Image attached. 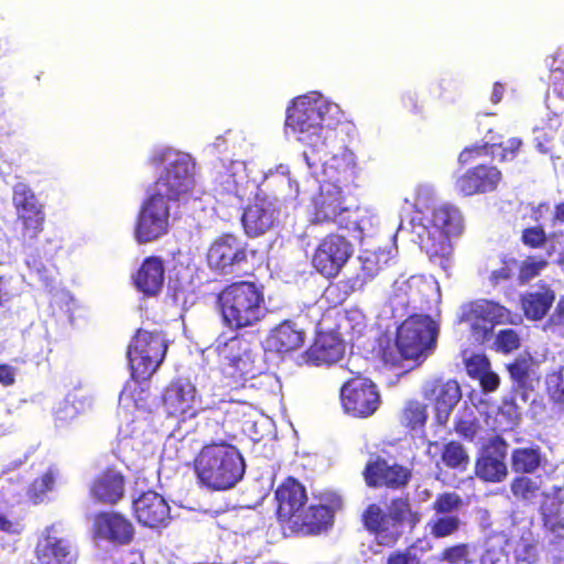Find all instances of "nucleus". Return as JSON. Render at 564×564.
<instances>
[{
  "label": "nucleus",
  "instance_id": "nucleus-1",
  "mask_svg": "<svg viewBox=\"0 0 564 564\" xmlns=\"http://www.w3.org/2000/svg\"><path fill=\"white\" fill-rule=\"evenodd\" d=\"M231 440L232 436L223 425L206 422L200 440L195 433H186L177 441V458L188 459L200 446L193 460L198 484L212 491L231 489L242 479L246 470L245 459Z\"/></svg>",
  "mask_w": 564,
  "mask_h": 564
},
{
  "label": "nucleus",
  "instance_id": "nucleus-2",
  "mask_svg": "<svg viewBox=\"0 0 564 564\" xmlns=\"http://www.w3.org/2000/svg\"><path fill=\"white\" fill-rule=\"evenodd\" d=\"M332 106L321 97L301 96L288 108L285 126L297 134V140L307 149L303 156L310 167L324 161L329 151L323 137L327 122L326 115Z\"/></svg>",
  "mask_w": 564,
  "mask_h": 564
},
{
  "label": "nucleus",
  "instance_id": "nucleus-3",
  "mask_svg": "<svg viewBox=\"0 0 564 564\" xmlns=\"http://www.w3.org/2000/svg\"><path fill=\"white\" fill-rule=\"evenodd\" d=\"M360 520L378 545L393 547L400 541L403 528L414 530L422 516L414 509L410 496L402 495L392 497L386 510L378 502L367 505Z\"/></svg>",
  "mask_w": 564,
  "mask_h": 564
},
{
  "label": "nucleus",
  "instance_id": "nucleus-4",
  "mask_svg": "<svg viewBox=\"0 0 564 564\" xmlns=\"http://www.w3.org/2000/svg\"><path fill=\"white\" fill-rule=\"evenodd\" d=\"M224 324L235 330L252 327L267 313L264 289L253 281H235L224 286L216 299Z\"/></svg>",
  "mask_w": 564,
  "mask_h": 564
},
{
  "label": "nucleus",
  "instance_id": "nucleus-5",
  "mask_svg": "<svg viewBox=\"0 0 564 564\" xmlns=\"http://www.w3.org/2000/svg\"><path fill=\"white\" fill-rule=\"evenodd\" d=\"M463 227V216L457 207L449 204L435 206L425 217L424 230L420 234L421 248L431 261L446 268L453 252L451 237L460 235Z\"/></svg>",
  "mask_w": 564,
  "mask_h": 564
},
{
  "label": "nucleus",
  "instance_id": "nucleus-6",
  "mask_svg": "<svg viewBox=\"0 0 564 564\" xmlns=\"http://www.w3.org/2000/svg\"><path fill=\"white\" fill-rule=\"evenodd\" d=\"M149 162L155 167L166 163L164 171L153 184L152 193L169 202L178 200L192 193L195 186V164L188 155L166 148L154 151Z\"/></svg>",
  "mask_w": 564,
  "mask_h": 564
},
{
  "label": "nucleus",
  "instance_id": "nucleus-7",
  "mask_svg": "<svg viewBox=\"0 0 564 564\" xmlns=\"http://www.w3.org/2000/svg\"><path fill=\"white\" fill-rule=\"evenodd\" d=\"M167 348L162 332L139 328L127 349L131 378L135 382L151 379L163 364Z\"/></svg>",
  "mask_w": 564,
  "mask_h": 564
},
{
  "label": "nucleus",
  "instance_id": "nucleus-8",
  "mask_svg": "<svg viewBox=\"0 0 564 564\" xmlns=\"http://www.w3.org/2000/svg\"><path fill=\"white\" fill-rule=\"evenodd\" d=\"M215 351L227 387L243 388L249 379L261 375V369L251 358L247 349V341L242 336L235 335L227 339L218 337L215 343Z\"/></svg>",
  "mask_w": 564,
  "mask_h": 564
},
{
  "label": "nucleus",
  "instance_id": "nucleus-9",
  "mask_svg": "<svg viewBox=\"0 0 564 564\" xmlns=\"http://www.w3.org/2000/svg\"><path fill=\"white\" fill-rule=\"evenodd\" d=\"M437 326L429 315L412 314L397 328L395 344L408 360L426 357L435 347Z\"/></svg>",
  "mask_w": 564,
  "mask_h": 564
},
{
  "label": "nucleus",
  "instance_id": "nucleus-10",
  "mask_svg": "<svg viewBox=\"0 0 564 564\" xmlns=\"http://www.w3.org/2000/svg\"><path fill=\"white\" fill-rule=\"evenodd\" d=\"M355 251L345 236L330 232L323 237L314 249L312 265L322 276L330 280L339 275Z\"/></svg>",
  "mask_w": 564,
  "mask_h": 564
},
{
  "label": "nucleus",
  "instance_id": "nucleus-11",
  "mask_svg": "<svg viewBox=\"0 0 564 564\" xmlns=\"http://www.w3.org/2000/svg\"><path fill=\"white\" fill-rule=\"evenodd\" d=\"M341 507L343 500L338 495L322 497L319 502L303 507L289 528L303 536L318 535L334 525L335 513Z\"/></svg>",
  "mask_w": 564,
  "mask_h": 564
},
{
  "label": "nucleus",
  "instance_id": "nucleus-12",
  "mask_svg": "<svg viewBox=\"0 0 564 564\" xmlns=\"http://www.w3.org/2000/svg\"><path fill=\"white\" fill-rule=\"evenodd\" d=\"M169 219V200L151 193L142 203L137 217L133 235L138 243H149L166 235Z\"/></svg>",
  "mask_w": 564,
  "mask_h": 564
},
{
  "label": "nucleus",
  "instance_id": "nucleus-13",
  "mask_svg": "<svg viewBox=\"0 0 564 564\" xmlns=\"http://www.w3.org/2000/svg\"><path fill=\"white\" fill-rule=\"evenodd\" d=\"M364 481L368 488L403 490L412 479V470L397 462L389 463L388 459L370 454L361 471Z\"/></svg>",
  "mask_w": 564,
  "mask_h": 564
},
{
  "label": "nucleus",
  "instance_id": "nucleus-14",
  "mask_svg": "<svg viewBox=\"0 0 564 564\" xmlns=\"http://www.w3.org/2000/svg\"><path fill=\"white\" fill-rule=\"evenodd\" d=\"M340 402L346 413L355 417H369L380 405L377 386L360 375L347 380L340 388Z\"/></svg>",
  "mask_w": 564,
  "mask_h": 564
},
{
  "label": "nucleus",
  "instance_id": "nucleus-15",
  "mask_svg": "<svg viewBox=\"0 0 564 564\" xmlns=\"http://www.w3.org/2000/svg\"><path fill=\"white\" fill-rule=\"evenodd\" d=\"M459 318L469 323L473 333L485 339L496 325L511 322V312L498 302L478 299L462 306Z\"/></svg>",
  "mask_w": 564,
  "mask_h": 564
},
{
  "label": "nucleus",
  "instance_id": "nucleus-16",
  "mask_svg": "<svg viewBox=\"0 0 564 564\" xmlns=\"http://www.w3.org/2000/svg\"><path fill=\"white\" fill-rule=\"evenodd\" d=\"M508 443L501 435H494L482 444L475 460V476L485 482H501L508 476L506 458Z\"/></svg>",
  "mask_w": 564,
  "mask_h": 564
},
{
  "label": "nucleus",
  "instance_id": "nucleus-17",
  "mask_svg": "<svg viewBox=\"0 0 564 564\" xmlns=\"http://www.w3.org/2000/svg\"><path fill=\"white\" fill-rule=\"evenodd\" d=\"M247 243L231 234L219 236L209 247L207 259L210 267L231 274L248 262Z\"/></svg>",
  "mask_w": 564,
  "mask_h": 564
},
{
  "label": "nucleus",
  "instance_id": "nucleus-18",
  "mask_svg": "<svg viewBox=\"0 0 564 564\" xmlns=\"http://www.w3.org/2000/svg\"><path fill=\"white\" fill-rule=\"evenodd\" d=\"M91 530L95 539L115 546L130 544L135 535L132 521L126 514L115 510L97 512L93 519Z\"/></svg>",
  "mask_w": 564,
  "mask_h": 564
},
{
  "label": "nucleus",
  "instance_id": "nucleus-19",
  "mask_svg": "<svg viewBox=\"0 0 564 564\" xmlns=\"http://www.w3.org/2000/svg\"><path fill=\"white\" fill-rule=\"evenodd\" d=\"M196 392V387L188 379L175 378L163 389L161 406L167 416L178 420L194 417L197 414Z\"/></svg>",
  "mask_w": 564,
  "mask_h": 564
},
{
  "label": "nucleus",
  "instance_id": "nucleus-20",
  "mask_svg": "<svg viewBox=\"0 0 564 564\" xmlns=\"http://www.w3.org/2000/svg\"><path fill=\"white\" fill-rule=\"evenodd\" d=\"M423 397L432 404L437 424L444 426L462 399V389L455 379L437 378L424 386Z\"/></svg>",
  "mask_w": 564,
  "mask_h": 564
},
{
  "label": "nucleus",
  "instance_id": "nucleus-21",
  "mask_svg": "<svg viewBox=\"0 0 564 564\" xmlns=\"http://www.w3.org/2000/svg\"><path fill=\"white\" fill-rule=\"evenodd\" d=\"M34 552L40 564H77L78 561L77 549L58 535L54 525L45 528Z\"/></svg>",
  "mask_w": 564,
  "mask_h": 564
},
{
  "label": "nucleus",
  "instance_id": "nucleus-22",
  "mask_svg": "<svg viewBox=\"0 0 564 564\" xmlns=\"http://www.w3.org/2000/svg\"><path fill=\"white\" fill-rule=\"evenodd\" d=\"M274 499L276 502V518L279 522L285 523L288 527L308 502L305 486L292 476L284 478L276 487Z\"/></svg>",
  "mask_w": 564,
  "mask_h": 564
},
{
  "label": "nucleus",
  "instance_id": "nucleus-23",
  "mask_svg": "<svg viewBox=\"0 0 564 564\" xmlns=\"http://www.w3.org/2000/svg\"><path fill=\"white\" fill-rule=\"evenodd\" d=\"M280 207L268 197H259L250 203L241 217L245 232L249 237H259L271 230L279 223Z\"/></svg>",
  "mask_w": 564,
  "mask_h": 564
},
{
  "label": "nucleus",
  "instance_id": "nucleus-24",
  "mask_svg": "<svg viewBox=\"0 0 564 564\" xmlns=\"http://www.w3.org/2000/svg\"><path fill=\"white\" fill-rule=\"evenodd\" d=\"M502 178V172L497 166L478 164L466 170L456 180L455 187L464 196L487 194L497 191Z\"/></svg>",
  "mask_w": 564,
  "mask_h": 564
},
{
  "label": "nucleus",
  "instance_id": "nucleus-25",
  "mask_svg": "<svg viewBox=\"0 0 564 564\" xmlns=\"http://www.w3.org/2000/svg\"><path fill=\"white\" fill-rule=\"evenodd\" d=\"M134 518L142 527L159 529L171 520V509L163 496L154 490L142 492L132 502Z\"/></svg>",
  "mask_w": 564,
  "mask_h": 564
},
{
  "label": "nucleus",
  "instance_id": "nucleus-26",
  "mask_svg": "<svg viewBox=\"0 0 564 564\" xmlns=\"http://www.w3.org/2000/svg\"><path fill=\"white\" fill-rule=\"evenodd\" d=\"M126 477L115 466H108L95 476L89 496L100 505L116 506L124 497Z\"/></svg>",
  "mask_w": 564,
  "mask_h": 564
},
{
  "label": "nucleus",
  "instance_id": "nucleus-27",
  "mask_svg": "<svg viewBox=\"0 0 564 564\" xmlns=\"http://www.w3.org/2000/svg\"><path fill=\"white\" fill-rule=\"evenodd\" d=\"M344 355V343L334 332H318L311 346L301 355L307 366L330 365Z\"/></svg>",
  "mask_w": 564,
  "mask_h": 564
},
{
  "label": "nucleus",
  "instance_id": "nucleus-28",
  "mask_svg": "<svg viewBox=\"0 0 564 564\" xmlns=\"http://www.w3.org/2000/svg\"><path fill=\"white\" fill-rule=\"evenodd\" d=\"M135 289L147 297L161 293L165 280V268L160 257H147L132 276Z\"/></svg>",
  "mask_w": 564,
  "mask_h": 564
},
{
  "label": "nucleus",
  "instance_id": "nucleus-29",
  "mask_svg": "<svg viewBox=\"0 0 564 564\" xmlns=\"http://www.w3.org/2000/svg\"><path fill=\"white\" fill-rule=\"evenodd\" d=\"M343 206L344 195L340 187L332 183L322 184L313 199V223H330Z\"/></svg>",
  "mask_w": 564,
  "mask_h": 564
},
{
  "label": "nucleus",
  "instance_id": "nucleus-30",
  "mask_svg": "<svg viewBox=\"0 0 564 564\" xmlns=\"http://www.w3.org/2000/svg\"><path fill=\"white\" fill-rule=\"evenodd\" d=\"M330 223L335 224L338 229L347 230L352 237L362 242L369 236L375 227L373 217L367 209L343 206L340 212L336 214V218Z\"/></svg>",
  "mask_w": 564,
  "mask_h": 564
},
{
  "label": "nucleus",
  "instance_id": "nucleus-31",
  "mask_svg": "<svg viewBox=\"0 0 564 564\" xmlns=\"http://www.w3.org/2000/svg\"><path fill=\"white\" fill-rule=\"evenodd\" d=\"M305 332L291 321H283L268 336L269 348L279 354H289L303 347Z\"/></svg>",
  "mask_w": 564,
  "mask_h": 564
},
{
  "label": "nucleus",
  "instance_id": "nucleus-32",
  "mask_svg": "<svg viewBox=\"0 0 564 564\" xmlns=\"http://www.w3.org/2000/svg\"><path fill=\"white\" fill-rule=\"evenodd\" d=\"M554 301L555 292L550 286H544L542 291L523 294L521 306L528 319L541 321L547 314Z\"/></svg>",
  "mask_w": 564,
  "mask_h": 564
},
{
  "label": "nucleus",
  "instance_id": "nucleus-33",
  "mask_svg": "<svg viewBox=\"0 0 564 564\" xmlns=\"http://www.w3.org/2000/svg\"><path fill=\"white\" fill-rule=\"evenodd\" d=\"M532 359L519 356L506 366L512 381V391L520 392L524 398L528 391L533 390Z\"/></svg>",
  "mask_w": 564,
  "mask_h": 564
},
{
  "label": "nucleus",
  "instance_id": "nucleus-34",
  "mask_svg": "<svg viewBox=\"0 0 564 564\" xmlns=\"http://www.w3.org/2000/svg\"><path fill=\"white\" fill-rule=\"evenodd\" d=\"M542 465L539 446L518 447L511 453V468L517 474H534Z\"/></svg>",
  "mask_w": 564,
  "mask_h": 564
},
{
  "label": "nucleus",
  "instance_id": "nucleus-35",
  "mask_svg": "<svg viewBox=\"0 0 564 564\" xmlns=\"http://www.w3.org/2000/svg\"><path fill=\"white\" fill-rule=\"evenodd\" d=\"M366 265L361 267L362 273H355L351 275H345L341 280L336 283H330L327 288V292L337 293V302L343 303L351 294L364 289L367 281L373 278L375 273L366 272Z\"/></svg>",
  "mask_w": 564,
  "mask_h": 564
},
{
  "label": "nucleus",
  "instance_id": "nucleus-36",
  "mask_svg": "<svg viewBox=\"0 0 564 564\" xmlns=\"http://www.w3.org/2000/svg\"><path fill=\"white\" fill-rule=\"evenodd\" d=\"M441 462L449 469L465 471L470 464V456L460 442L452 440L443 444Z\"/></svg>",
  "mask_w": 564,
  "mask_h": 564
},
{
  "label": "nucleus",
  "instance_id": "nucleus-37",
  "mask_svg": "<svg viewBox=\"0 0 564 564\" xmlns=\"http://www.w3.org/2000/svg\"><path fill=\"white\" fill-rule=\"evenodd\" d=\"M429 414L426 405L419 400L406 401L400 414L401 425L411 431L423 429Z\"/></svg>",
  "mask_w": 564,
  "mask_h": 564
},
{
  "label": "nucleus",
  "instance_id": "nucleus-38",
  "mask_svg": "<svg viewBox=\"0 0 564 564\" xmlns=\"http://www.w3.org/2000/svg\"><path fill=\"white\" fill-rule=\"evenodd\" d=\"M56 476V470L50 467L39 477L34 478L26 490L29 500L34 505L42 503L45 500L46 495L53 490Z\"/></svg>",
  "mask_w": 564,
  "mask_h": 564
},
{
  "label": "nucleus",
  "instance_id": "nucleus-39",
  "mask_svg": "<svg viewBox=\"0 0 564 564\" xmlns=\"http://www.w3.org/2000/svg\"><path fill=\"white\" fill-rule=\"evenodd\" d=\"M45 218H17V239L23 247H32L44 230Z\"/></svg>",
  "mask_w": 564,
  "mask_h": 564
},
{
  "label": "nucleus",
  "instance_id": "nucleus-40",
  "mask_svg": "<svg viewBox=\"0 0 564 564\" xmlns=\"http://www.w3.org/2000/svg\"><path fill=\"white\" fill-rule=\"evenodd\" d=\"M510 490L519 500L533 501L539 496L540 485L532 478L521 475L512 479Z\"/></svg>",
  "mask_w": 564,
  "mask_h": 564
},
{
  "label": "nucleus",
  "instance_id": "nucleus-41",
  "mask_svg": "<svg viewBox=\"0 0 564 564\" xmlns=\"http://www.w3.org/2000/svg\"><path fill=\"white\" fill-rule=\"evenodd\" d=\"M546 394L554 406L564 411V368H560L547 376Z\"/></svg>",
  "mask_w": 564,
  "mask_h": 564
},
{
  "label": "nucleus",
  "instance_id": "nucleus-42",
  "mask_svg": "<svg viewBox=\"0 0 564 564\" xmlns=\"http://www.w3.org/2000/svg\"><path fill=\"white\" fill-rule=\"evenodd\" d=\"M460 519L457 516H443L429 522L430 533L435 539H444L456 533L460 528Z\"/></svg>",
  "mask_w": 564,
  "mask_h": 564
},
{
  "label": "nucleus",
  "instance_id": "nucleus-43",
  "mask_svg": "<svg viewBox=\"0 0 564 564\" xmlns=\"http://www.w3.org/2000/svg\"><path fill=\"white\" fill-rule=\"evenodd\" d=\"M12 203L15 214L42 205L37 200L34 192L23 183H19L13 187Z\"/></svg>",
  "mask_w": 564,
  "mask_h": 564
},
{
  "label": "nucleus",
  "instance_id": "nucleus-44",
  "mask_svg": "<svg viewBox=\"0 0 564 564\" xmlns=\"http://www.w3.org/2000/svg\"><path fill=\"white\" fill-rule=\"evenodd\" d=\"M542 524L546 532L551 533L555 540L564 541V517L556 509L541 508Z\"/></svg>",
  "mask_w": 564,
  "mask_h": 564
},
{
  "label": "nucleus",
  "instance_id": "nucleus-45",
  "mask_svg": "<svg viewBox=\"0 0 564 564\" xmlns=\"http://www.w3.org/2000/svg\"><path fill=\"white\" fill-rule=\"evenodd\" d=\"M440 562L448 564H470V546L467 543H457L446 546L438 555Z\"/></svg>",
  "mask_w": 564,
  "mask_h": 564
},
{
  "label": "nucleus",
  "instance_id": "nucleus-46",
  "mask_svg": "<svg viewBox=\"0 0 564 564\" xmlns=\"http://www.w3.org/2000/svg\"><path fill=\"white\" fill-rule=\"evenodd\" d=\"M549 265L546 259L542 257H528L519 267L518 281L520 284H527Z\"/></svg>",
  "mask_w": 564,
  "mask_h": 564
},
{
  "label": "nucleus",
  "instance_id": "nucleus-47",
  "mask_svg": "<svg viewBox=\"0 0 564 564\" xmlns=\"http://www.w3.org/2000/svg\"><path fill=\"white\" fill-rule=\"evenodd\" d=\"M501 142H486L484 144H475L465 148L458 155V162L460 164H469L477 159L486 156L488 154L495 155L496 147H501Z\"/></svg>",
  "mask_w": 564,
  "mask_h": 564
},
{
  "label": "nucleus",
  "instance_id": "nucleus-48",
  "mask_svg": "<svg viewBox=\"0 0 564 564\" xmlns=\"http://www.w3.org/2000/svg\"><path fill=\"white\" fill-rule=\"evenodd\" d=\"M454 431L463 440L473 442L480 431V424L473 414L459 416L455 419Z\"/></svg>",
  "mask_w": 564,
  "mask_h": 564
},
{
  "label": "nucleus",
  "instance_id": "nucleus-49",
  "mask_svg": "<svg viewBox=\"0 0 564 564\" xmlns=\"http://www.w3.org/2000/svg\"><path fill=\"white\" fill-rule=\"evenodd\" d=\"M463 506V499L456 492H443L436 496L432 503V509L437 514L452 513Z\"/></svg>",
  "mask_w": 564,
  "mask_h": 564
},
{
  "label": "nucleus",
  "instance_id": "nucleus-50",
  "mask_svg": "<svg viewBox=\"0 0 564 564\" xmlns=\"http://www.w3.org/2000/svg\"><path fill=\"white\" fill-rule=\"evenodd\" d=\"M521 242L529 249H543L547 242V234L541 225L529 226L521 232Z\"/></svg>",
  "mask_w": 564,
  "mask_h": 564
},
{
  "label": "nucleus",
  "instance_id": "nucleus-51",
  "mask_svg": "<svg viewBox=\"0 0 564 564\" xmlns=\"http://www.w3.org/2000/svg\"><path fill=\"white\" fill-rule=\"evenodd\" d=\"M495 345L498 351L510 354L520 348L521 339L514 329L506 328L498 332Z\"/></svg>",
  "mask_w": 564,
  "mask_h": 564
},
{
  "label": "nucleus",
  "instance_id": "nucleus-52",
  "mask_svg": "<svg viewBox=\"0 0 564 564\" xmlns=\"http://www.w3.org/2000/svg\"><path fill=\"white\" fill-rule=\"evenodd\" d=\"M545 329L564 340V295L561 296L545 323Z\"/></svg>",
  "mask_w": 564,
  "mask_h": 564
},
{
  "label": "nucleus",
  "instance_id": "nucleus-53",
  "mask_svg": "<svg viewBox=\"0 0 564 564\" xmlns=\"http://www.w3.org/2000/svg\"><path fill=\"white\" fill-rule=\"evenodd\" d=\"M25 529L23 519L6 512L0 507V532L9 536L21 535Z\"/></svg>",
  "mask_w": 564,
  "mask_h": 564
},
{
  "label": "nucleus",
  "instance_id": "nucleus-54",
  "mask_svg": "<svg viewBox=\"0 0 564 564\" xmlns=\"http://www.w3.org/2000/svg\"><path fill=\"white\" fill-rule=\"evenodd\" d=\"M379 356L382 362L390 367L399 366L403 359H406L397 344H392L390 340L380 345Z\"/></svg>",
  "mask_w": 564,
  "mask_h": 564
},
{
  "label": "nucleus",
  "instance_id": "nucleus-55",
  "mask_svg": "<svg viewBox=\"0 0 564 564\" xmlns=\"http://www.w3.org/2000/svg\"><path fill=\"white\" fill-rule=\"evenodd\" d=\"M339 326L348 329L352 337L360 336L366 328L365 317L358 311L347 312Z\"/></svg>",
  "mask_w": 564,
  "mask_h": 564
},
{
  "label": "nucleus",
  "instance_id": "nucleus-56",
  "mask_svg": "<svg viewBox=\"0 0 564 564\" xmlns=\"http://www.w3.org/2000/svg\"><path fill=\"white\" fill-rule=\"evenodd\" d=\"M490 367V360L484 354H474L466 361L467 373L473 379H478Z\"/></svg>",
  "mask_w": 564,
  "mask_h": 564
},
{
  "label": "nucleus",
  "instance_id": "nucleus-57",
  "mask_svg": "<svg viewBox=\"0 0 564 564\" xmlns=\"http://www.w3.org/2000/svg\"><path fill=\"white\" fill-rule=\"evenodd\" d=\"M514 560L520 563L535 564L539 561L538 542H524L514 551Z\"/></svg>",
  "mask_w": 564,
  "mask_h": 564
},
{
  "label": "nucleus",
  "instance_id": "nucleus-58",
  "mask_svg": "<svg viewBox=\"0 0 564 564\" xmlns=\"http://www.w3.org/2000/svg\"><path fill=\"white\" fill-rule=\"evenodd\" d=\"M516 265L517 260L513 258L502 260V265L499 269L491 271L489 276L490 282L492 284H499L503 281L510 280L513 275V269Z\"/></svg>",
  "mask_w": 564,
  "mask_h": 564
},
{
  "label": "nucleus",
  "instance_id": "nucleus-59",
  "mask_svg": "<svg viewBox=\"0 0 564 564\" xmlns=\"http://www.w3.org/2000/svg\"><path fill=\"white\" fill-rule=\"evenodd\" d=\"M500 142L502 145L498 147L501 149V152L498 154V159L501 162L513 160L518 155L522 145V140L519 138L509 139L506 144L502 141Z\"/></svg>",
  "mask_w": 564,
  "mask_h": 564
},
{
  "label": "nucleus",
  "instance_id": "nucleus-60",
  "mask_svg": "<svg viewBox=\"0 0 564 564\" xmlns=\"http://www.w3.org/2000/svg\"><path fill=\"white\" fill-rule=\"evenodd\" d=\"M482 392L489 393L496 391L500 386V377L491 370L487 369L478 379Z\"/></svg>",
  "mask_w": 564,
  "mask_h": 564
},
{
  "label": "nucleus",
  "instance_id": "nucleus-61",
  "mask_svg": "<svg viewBox=\"0 0 564 564\" xmlns=\"http://www.w3.org/2000/svg\"><path fill=\"white\" fill-rule=\"evenodd\" d=\"M552 58L553 62L550 66L551 82L553 85H556L560 79L557 75H564V48H558Z\"/></svg>",
  "mask_w": 564,
  "mask_h": 564
},
{
  "label": "nucleus",
  "instance_id": "nucleus-62",
  "mask_svg": "<svg viewBox=\"0 0 564 564\" xmlns=\"http://www.w3.org/2000/svg\"><path fill=\"white\" fill-rule=\"evenodd\" d=\"M386 564H420V561L410 550H398L389 554Z\"/></svg>",
  "mask_w": 564,
  "mask_h": 564
},
{
  "label": "nucleus",
  "instance_id": "nucleus-63",
  "mask_svg": "<svg viewBox=\"0 0 564 564\" xmlns=\"http://www.w3.org/2000/svg\"><path fill=\"white\" fill-rule=\"evenodd\" d=\"M17 369L9 364H0V384L11 387L15 383Z\"/></svg>",
  "mask_w": 564,
  "mask_h": 564
},
{
  "label": "nucleus",
  "instance_id": "nucleus-64",
  "mask_svg": "<svg viewBox=\"0 0 564 564\" xmlns=\"http://www.w3.org/2000/svg\"><path fill=\"white\" fill-rule=\"evenodd\" d=\"M432 549L433 544L430 540L426 538H419L405 550H410V554H414V556L417 558V553L430 552Z\"/></svg>",
  "mask_w": 564,
  "mask_h": 564
}]
</instances>
